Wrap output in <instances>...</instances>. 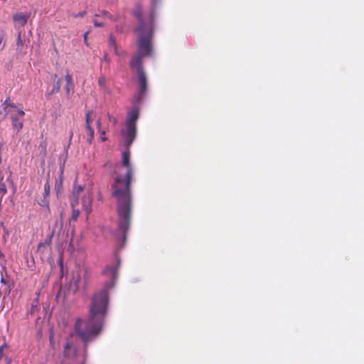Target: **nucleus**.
Listing matches in <instances>:
<instances>
[{"instance_id": "nucleus-30", "label": "nucleus", "mask_w": 364, "mask_h": 364, "mask_svg": "<svg viewBox=\"0 0 364 364\" xmlns=\"http://www.w3.org/2000/svg\"><path fill=\"white\" fill-rule=\"evenodd\" d=\"M86 14H87V11H83L80 12L78 14H71V16H73L74 18H79V17L82 18Z\"/></svg>"}, {"instance_id": "nucleus-7", "label": "nucleus", "mask_w": 364, "mask_h": 364, "mask_svg": "<svg viewBox=\"0 0 364 364\" xmlns=\"http://www.w3.org/2000/svg\"><path fill=\"white\" fill-rule=\"evenodd\" d=\"M152 12L154 13V18H155V11L154 10H152L149 13L147 22H145L144 21L143 18H142V9H141V7L140 6H138L136 8V9L134 11V15L137 18V19H138V21L139 22V27L136 29L137 31H144V29L147 28V27L149 26V25L151 22V19H150V15H151V14Z\"/></svg>"}, {"instance_id": "nucleus-21", "label": "nucleus", "mask_w": 364, "mask_h": 364, "mask_svg": "<svg viewBox=\"0 0 364 364\" xmlns=\"http://www.w3.org/2000/svg\"><path fill=\"white\" fill-rule=\"evenodd\" d=\"M50 190V186L49 182L47 181V182L45 183V186H44L43 197L45 198H48L49 197Z\"/></svg>"}, {"instance_id": "nucleus-11", "label": "nucleus", "mask_w": 364, "mask_h": 364, "mask_svg": "<svg viewBox=\"0 0 364 364\" xmlns=\"http://www.w3.org/2000/svg\"><path fill=\"white\" fill-rule=\"evenodd\" d=\"M54 232V230L53 231ZM53 235V232H52L49 237L46 240L45 242H41L38 246L37 252L41 255H44L50 249V245L52 242V237Z\"/></svg>"}, {"instance_id": "nucleus-14", "label": "nucleus", "mask_w": 364, "mask_h": 364, "mask_svg": "<svg viewBox=\"0 0 364 364\" xmlns=\"http://www.w3.org/2000/svg\"><path fill=\"white\" fill-rule=\"evenodd\" d=\"M1 107L6 110H11V109H18L16 104L12 103L10 98L8 97L1 105Z\"/></svg>"}, {"instance_id": "nucleus-24", "label": "nucleus", "mask_w": 364, "mask_h": 364, "mask_svg": "<svg viewBox=\"0 0 364 364\" xmlns=\"http://www.w3.org/2000/svg\"><path fill=\"white\" fill-rule=\"evenodd\" d=\"M91 115H92V111L90 110H88L87 112H86V114H85V121H86V124H89V125H91L93 119H92L91 117Z\"/></svg>"}, {"instance_id": "nucleus-39", "label": "nucleus", "mask_w": 364, "mask_h": 364, "mask_svg": "<svg viewBox=\"0 0 364 364\" xmlns=\"http://www.w3.org/2000/svg\"><path fill=\"white\" fill-rule=\"evenodd\" d=\"M4 257V255L0 250V259L3 258Z\"/></svg>"}, {"instance_id": "nucleus-5", "label": "nucleus", "mask_w": 364, "mask_h": 364, "mask_svg": "<svg viewBox=\"0 0 364 364\" xmlns=\"http://www.w3.org/2000/svg\"><path fill=\"white\" fill-rule=\"evenodd\" d=\"M139 86L138 92L135 95V102L139 103L147 92V77L145 72H141L137 75Z\"/></svg>"}, {"instance_id": "nucleus-17", "label": "nucleus", "mask_w": 364, "mask_h": 364, "mask_svg": "<svg viewBox=\"0 0 364 364\" xmlns=\"http://www.w3.org/2000/svg\"><path fill=\"white\" fill-rule=\"evenodd\" d=\"M85 129L88 132V138L87 139V141L90 144H91L95 135L94 129L89 124H85Z\"/></svg>"}, {"instance_id": "nucleus-15", "label": "nucleus", "mask_w": 364, "mask_h": 364, "mask_svg": "<svg viewBox=\"0 0 364 364\" xmlns=\"http://www.w3.org/2000/svg\"><path fill=\"white\" fill-rule=\"evenodd\" d=\"M9 352V346L7 343L4 342L3 345L0 346V360L3 359L8 355Z\"/></svg>"}, {"instance_id": "nucleus-13", "label": "nucleus", "mask_w": 364, "mask_h": 364, "mask_svg": "<svg viewBox=\"0 0 364 364\" xmlns=\"http://www.w3.org/2000/svg\"><path fill=\"white\" fill-rule=\"evenodd\" d=\"M53 81H54V85H53V89L51 90V91L48 94V97H50V95H53V94H55L57 92H58L60 90V87H61V83H62V79L60 78H58L56 80L55 79L58 77L57 75L55 74L53 76Z\"/></svg>"}, {"instance_id": "nucleus-8", "label": "nucleus", "mask_w": 364, "mask_h": 364, "mask_svg": "<svg viewBox=\"0 0 364 364\" xmlns=\"http://www.w3.org/2000/svg\"><path fill=\"white\" fill-rule=\"evenodd\" d=\"M31 16L30 12L26 13H16L13 16V20L16 23V27L19 26L23 27L28 22V18Z\"/></svg>"}, {"instance_id": "nucleus-4", "label": "nucleus", "mask_w": 364, "mask_h": 364, "mask_svg": "<svg viewBox=\"0 0 364 364\" xmlns=\"http://www.w3.org/2000/svg\"><path fill=\"white\" fill-rule=\"evenodd\" d=\"M121 136L126 149H129L136 136V126L126 125V128L121 130Z\"/></svg>"}, {"instance_id": "nucleus-25", "label": "nucleus", "mask_w": 364, "mask_h": 364, "mask_svg": "<svg viewBox=\"0 0 364 364\" xmlns=\"http://www.w3.org/2000/svg\"><path fill=\"white\" fill-rule=\"evenodd\" d=\"M106 78L104 76H101L100 77L99 80H98V84L102 88L104 89L105 90H106Z\"/></svg>"}, {"instance_id": "nucleus-19", "label": "nucleus", "mask_w": 364, "mask_h": 364, "mask_svg": "<svg viewBox=\"0 0 364 364\" xmlns=\"http://www.w3.org/2000/svg\"><path fill=\"white\" fill-rule=\"evenodd\" d=\"M16 46H17V48H16L17 51L20 52V53H23L22 50H23V42L21 37V32H19L18 33Z\"/></svg>"}, {"instance_id": "nucleus-40", "label": "nucleus", "mask_w": 364, "mask_h": 364, "mask_svg": "<svg viewBox=\"0 0 364 364\" xmlns=\"http://www.w3.org/2000/svg\"><path fill=\"white\" fill-rule=\"evenodd\" d=\"M73 132H70V140H71V139H72V137H73Z\"/></svg>"}, {"instance_id": "nucleus-38", "label": "nucleus", "mask_w": 364, "mask_h": 364, "mask_svg": "<svg viewBox=\"0 0 364 364\" xmlns=\"http://www.w3.org/2000/svg\"><path fill=\"white\" fill-rule=\"evenodd\" d=\"M70 348V343H67L66 345L65 346V350H66L67 349H68Z\"/></svg>"}, {"instance_id": "nucleus-3", "label": "nucleus", "mask_w": 364, "mask_h": 364, "mask_svg": "<svg viewBox=\"0 0 364 364\" xmlns=\"http://www.w3.org/2000/svg\"><path fill=\"white\" fill-rule=\"evenodd\" d=\"M151 23L144 31H137L139 36L137 40V53L143 56H149L152 53V38L154 34V13L150 15Z\"/></svg>"}, {"instance_id": "nucleus-34", "label": "nucleus", "mask_w": 364, "mask_h": 364, "mask_svg": "<svg viewBox=\"0 0 364 364\" xmlns=\"http://www.w3.org/2000/svg\"><path fill=\"white\" fill-rule=\"evenodd\" d=\"M6 364H11V363L12 362V359L11 358L9 357V355L6 356L5 358H4Z\"/></svg>"}, {"instance_id": "nucleus-41", "label": "nucleus", "mask_w": 364, "mask_h": 364, "mask_svg": "<svg viewBox=\"0 0 364 364\" xmlns=\"http://www.w3.org/2000/svg\"><path fill=\"white\" fill-rule=\"evenodd\" d=\"M7 0H2V1L6 2Z\"/></svg>"}, {"instance_id": "nucleus-18", "label": "nucleus", "mask_w": 364, "mask_h": 364, "mask_svg": "<svg viewBox=\"0 0 364 364\" xmlns=\"http://www.w3.org/2000/svg\"><path fill=\"white\" fill-rule=\"evenodd\" d=\"M84 190V187L82 186H78L77 187H75L73 191V196L75 198V203H78V196L81 193V192Z\"/></svg>"}, {"instance_id": "nucleus-29", "label": "nucleus", "mask_w": 364, "mask_h": 364, "mask_svg": "<svg viewBox=\"0 0 364 364\" xmlns=\"http://www.w3.org/2000/svg\"><path fill=\"white\" fill-rule=\"evenodd\" d=\"M114 54L119 56H124L126 52L124 50H119L118 48L114 49Z\"/></svg>"}, {"instance_id": "nucleus-1", "label": "nucleus", "mask_w": 364, "mask_h": 364, "mask_svg": "<svg viewBox=\"0 0 364 364\" xmlns=\"http://www.w3.org/2000/svg\"><path fill=\"white\" fill-rule=\"evenodd\" d=\"M119 259L116 264L107 266L102 275L107 278L103 288L91 299L89 317L87 320L77 319L75 332L85 346L101 333L109 304V290L114 288L118 277Z\"/></svg>"}, {"instance_id": "nucleus-2", "label": "nucleus", "mask_w": 364, "mask_h": 364, "mask_svg": "<svg viewBox=\"0 0 364 364\" xmlns=\"http://www.w3.org/2000/svg\"><path fill=\"white\" fill-rule=\"evenodd\" d=\"M122 165L127 168L124 177L116 176L111 186L112 196L117 201L118 225L116 237L119 242H122L121 247L125 244L132 216V182L134 170L130 164V151L128 149L122 153Z\"/></svg>"}, {"instance_id": "nucleus-23", "label": "nucleus", "mask_w": 364, "mask_h": 364, "mask_svg": "<svg viewBox=\"0 0 364 364\" xmlns=\"http://www.w3.org/2000/svg\"><path fill=\"white\" fill-rule=\"evenodd\" d=\"M38 310V300H36L31 304L30 314L31 315H33L35 314V312L37 311Z\"/></svg>"}, {"instance_id": "nucleus-35", "label": "nucleus", "mask_w": 364, "mask_h": 364, "mask_svg": "<svg viewBox=\"0 0 364 364\" xmlns=\"http://www.w3.org/2000/svg\"><path fill=\"white\" fill-rule=\"evenodd\" d=\"M102 136H101V139L103 141H106L107 140V138L106 137H104V135L105 134V131H100Z\"/></svg>"}, {"instance_id": "nucleus-42", "label": "nucleus", "mask_w": 364, "mask_h": 364, "mask_svg": "<svg viewBox=\"0 0 364 364\" xmlns=\"http://www.w3.org/2000/svg\"><path fill=\"white\" fill-rule=\"evenodd\" d=\"M155 1H156L157 0H154Z\"/></svg>"}, {"instance_id": "nucleus-33", "label": "nucleus", "mask_w": 364, "mask_h": 364, "mask_svg": "<svg viewBox=\"0 0 364 364\" xmlns=\"http://www.w3.org/2000/svg\"><path fill=\"white\" fill-rule=\"evenodd\" d=\"M90 33V30L86 31L84 35H83V40H84V42H85V44L86 46H89L88 43H87V38H88V35L89 33Z\"/></svg>"}, {"instance_id": "nucleus-12", "label": "nucleus", "mask_w": 364, "mask_h": 364, "mask_svg": "<svg viewBox=\"0 0 364 364\" xmlns=\"http://www.w3.org/2000/svg\"><path fill=\"white\" fill-rule=\"evenodd\" d=\"M65 81L66 85L65 87V90H66L67 95L69 97L70 93H73L74 92V84L73 82L72 75L69 73H67L65 75Z\"/></svg>"}, {"instance_id": "nucleus-27", "label": "nucleus", "mask_w": 364, "mask_h": 364, "mask_svg": "<svg viewBox=\"0 0 364 364\" xmlns=\"http://www.w3.org/2000/svg\"><path fill=\"white\" fill-rule=\"evenodd\" d=\"M107 117H108V119L109 121L112 123V124L114 126L117 125V123H118V120L116 117H113L112 115H111L109 113H107Z\"/></svg>"}, {"instance_id": "nucleus-22", "label": "nucleus", "mask_w": 364, "mask_h": 364, "mask_svg": "<svg viewBox=\"0 0 364 364\" xmlns=\"http://www.w3.org/2000/svg\"><path fill=\"white\" fill-rule=\"evenodd\" d=\"M11 114V110H4L3 108L0 109V122L4 121L8 114Z\"/></svg>"}, {"instance_id": "nucleus-31", "label": "nucleus", "mask_w": 364, "mask_h": 364, "mask_svg": "<svg viewBox=\"0 0 364 364\" xmlns=\"http://www.w3.org/2000/svg\"><path fill=\"white\" fill-rule=\"evenodd\" d=\"M63 181L62 180L56 181L55 188L57 191V192H59L60 191V188H62Z\"/></svg>"}, {"instance_id": "nucleus-32", "label": "nucleus", "mask_w": 364, "mask_h": 364, "mask_svg": "<svg viewBox=\"0 0 364 364\" xmlns=\"http://www.w3.org/2000/svg\"><path fill=\"white\" fill-rule=\"evenodd\" d=\"M39 205L42 207H48V198H45L43 197V199L41 200V202L38 203Z\"/></svg>"}, {"instance_id": "nucleus-6", "label": "nucleus", "mask_w": 364, "mask_h": 364, "mask_svg": "<svg viewBox=\"0 0 364 364\" xmlns=\"http://www.w3.org/2000/svg\"><path fill=\"white\" fill-rule=\"evenodd\" d=\"M17 113H11L10 114V119L11 120V125L17 132H19L23 126V119L21 118L25 115V112L22 109H17Z\"/></svg>"}, {"instance_id": "nucleus-10", "label": "nucleus", "mask_w": 364, "mask_h": 364, "mask_svg": "<svg viewBox=\"0 0 364 364\" xmlns=\"http://www.w3.org/2000/svg\"><path fill=\"white\" fill-rule=\"evenodd\" d=\"M139 110L137 107H134L128 112L125 125L136 126V121L139 119Z\"/></svg>"}, {"instance_id": "nucleus-20", "label": "nucleus", "mask_w": 364, "mask_h": 364, "mask_svg": "<svg viewBox=\"0 0 364 364\" xmlns=\"http://www.w3.org/2000/svg\"><path fill=\"white\" fill-rule=\"evenodd\" d=\"M109 46L110 48H113V50L118 48L117 42H116V39L112 34L109 35Z\"/></svg>"}, {"instance_id": "nucleus-28", "label": "nucleus", "mask_w": 364, "mask_h": 364, "mask_svg": "<svg viewBox=\"0 0 364 364\" xmlns=\"http://www.w3.org/2000/svg\"><path fill=\"white\" fill-rule=\"evenodd\" d=\"M80 214V212L79 210L74 209L73 210V213H72V219L73 220L76 221L77 220V218H79Z\"/></svg>"}, {"instance_id": "nucleus-37", "label": "nucleus", "mask_w": 364, "mask_h": 364, "mask_svg": "<svg viewBox=\"0 0 364 364\" xmlns=\"http://www.w3.org/2000/svg\"><path fill=\"white\" fill-rule=\"evenodd\" d=\"M97 124L98 128L100 129V127H101V121H100V119H98L97 121Z\"/></svg>"}, {"instance_id": "nucleus-9", "label": "nucleus", "mask_w": 364, "mask_h": 364, "mask_svg": "<svg viewBox=\"0 0 364 364\" xmlns=\"http://www.w3.org/2000/svg\"><path fill=\"white\" fill-rule=\"evenodd\" d=\"M144 56L136 53L130 61V68L136 71V74L141 73V72H145L142 66V58Z\"/></svg>"}, {"instance_id": "nucleus-26", "label": "nucleus", "mask_w": 364, "mask_h": 364, "mask_svg": "<svg viewBox=\"0 0 364 364\" xmlns=\"http://www.w3.org/2000/svg\"><path fill=\"white\" fill-rule=\"evenodd\" d=\"M92 22H93V23H94V25H95V27L102 28V27H104V26H105V23H103V22H100V21L97 19V18H95V16H94V19L92 20Z\"/></svg>"}, {"instance_id": "nucleus-36", "label": "nucleus", "mask_w": 364, "mask_h": 364, "mask_svg": "<svg viewBox=\"0 0 364 364\" xmlns=\"http://www.w3.org/2000/svg\"><path fill=\"white\" fill-rule=\"evenodd\" d=\"M103 60H104L105 61L108 62V63L110 61V59H109V58L108 57L107 53H105V55H104V56H103Z\"/></svg>"}, {"instance_id": "nucleus-16", "label": "nucleus", "mask_w": 364, "mask_h": 364, "mask_svg": "<svg viewBox=\"0 0 364 364\" xmlns=\"http://www.w3.org/2000/svg\"><path fill=\"white\" fill-rule=\"evenodd\" d=\"M95 18L102 17L104 18H107L112 21H114V19L113 18V16L109 11H107L106 10L99 11V12L97 14H95Z\"/></svg>"}]
</instances>
